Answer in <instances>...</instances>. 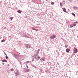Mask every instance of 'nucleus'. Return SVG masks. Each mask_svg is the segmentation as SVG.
I'll use <instances>...</instances> for the list:
<instances>
[{
  "label": "nucleus",
  "mask_w": 78,
  "mask_h": 78,
  "mask_svg": "<svg viewBox=\"0 0 78 78\" xmlns=\"http://www.w3.org/2000/svg\"><path fill=\"white\" fill-rule=\"evenodd\" d=\"M25 71L26 72H29V71H30V70H29V69H25Z\"/></svg>",
  "instance_id": "10"
},
{
  "label": "nucleus",
  "mask_w": 78,
  "mask_h": 78,
  "mask_svg": "<svg viewBox=\"0 0 78 78\" xmlns=\"http://www.w3.org/2000/svg\"><path fill=\"white\" fill-rule=\"evenodd\" d=\"M62 9L63 10V11H64V12H66V9H65V8H62Z\"/></svg>",
  "instance_id": "11"
},
{
  "label": "nucleus",
  "mask_w": 78,
  "mask_h": 78,
  "mask_svg": "<svg viewBox=\"0 0 78 78\" xmlns=\"http://www.w3.org/2000/svg\"><path fill=\"white\" fill-rule=\"evenodd\" d=\"M40 61H41V62H44L45 61V57H43L42 58H41L40 59Z\"/></svg>",
  "instance_id": "4"
},
{
  "label": "nucleus",
  "mask_w": 78,
  "mask_h": 78,
  "mask_svg": "<svg viewBox=\"0 0 78 78\" xmlns=\"http://www.w3.org/2000/svg\"><path fill=\"white\" fill-rule=\"evenodd\" d=\"M26 64H28V63H30V62L29 61H27L26 62Z\"/></svg>",
  "instance_id": "21"
},
{
  "label": "nucleus",
  "mask_w": 78,
  "mask_h": 78,
  "mask_svg": "<svg viewBox=\"0 0 78 78\" xmlns=\"http://www.w3.org/2000/svg\"><path fill=\"white\" fill-rule=\"evenodd\" d=\"M70 28H71V27L72 28L73 27V26H72V25H70Z\"/></svg>",
  "instance_id": "22"
},
{
  "label": "nucleus",
  "mask_w": 78,
  "mask_h": 78,
  "mask_svg": "<svg viewBox=\"0 0 78 78\" xmlns=\"http://www.w3.org/2000/svg\"><path fill=\"white\" fill-rule=\"evenodd\" d=\"M20 73L19 72L17 71L15 73V75H19Z\"/></svg>",
  "instance_id": "8"
},
{
  "label": "nucleus",
  "mask_w": 78,
  "mask_h": 78,
  "mask_svg": "<svg viewBox=\"0 0 78 78\" xmlns=\"http://www.w3.org/2000/svg\"><path fill=\"white\" fill-rule=\"evenodd\" d=\"M50 38L51 39H55V38H56V35H52L50 37Z\"/></svg>",
  "instance_id": "3"
},
{
  "label": "nucleus",
  "mask_w": 78,
  "mask_h": 78,
  "mask_svg": "<svg viewBox=\"0 0 78 78\" xmlns=\"http://www.w3.org/2000/svg\"><path fill=\"white\" fill-rule=\"evenodd\" d=\"M26 67H27V68L28 69V66L27 65V64H26Z\"/></svg>",
  "instance_id": "25"
},
{
  "label": "nucleus",
  "mask_w": 78,
  "mask_h": 78,
  "mask_svg": "<svg viewBox=\"0 0 78 78\" xmlns=\"http://www.w3.org/2000/svg\"><path fill=\"white\" fill-rule=\"evenodd\" d=\"M12 55L13 56V57H14V58H16V57H17H17H18V55H17L13 54H12Z\"/></svg>",
  "instance_id": "6"
},
{
  "label": "nucleus",
  "mask_w": 78,
  "mask_h": 78,
  "mask_svg": "<svg viewBox=\"0 0 78 78\" xmlns=\"http://www.w3.org/2000/svg\"><path fill=\"white\" fill-rule=\"evenodd\" d=\"M8 66H9V64H8V65H7Z\"/></svg>",
  "instance_id": "35"
},
{
  "label": "nucleus",
  "mask_w": 78,
  "mask_h": 78,
  "mask_svg": "<svg viewBox=\"0 0 78 78\" xmlns=\"http://www.w3.org/2000/svg\"><path fill=\"white\" fill-rule=\"evenodd\" d=\"M10 70H11V71H13V70H14L13 69H11Z\"/></svg>",
  "instance_id": "26"
},
{
  "label": "nucleus",
  "mask_w": 78,
  "mask_h": 78,
  "mask_svg": "<svg viewBox=\"0 0 78 78\" xmlns=\"http://www.w3.org/2000/svg\"><path fill=\"white\" fill-rule=\"evenodd\" d=\"M7 72L9 73H10V70H7Z\"/></svg>",
  "instance_id": "19"
},
{
  "label": "nucleus",
  "mask_w": 78,
  "mask_h": 78,
  "mask_svg": "<svg viewBox=\"0 0 78 78\" xmlns=\"http://www.w3.org/2000/svg\"><path fill=\"white\" fill-rule=\"evenodd\" d=\"M4 53L5 55H6V56H7V55H6V53H5V52H4Z\"/></svg>",
  "instance_id": "29"
},
{
  "label": "nucleus",
  "mask_w": 78,
  "mask_h": 78,
  "mask_svg": "<svg viewBox=\"0 0 78 78\" xmlns=\"http://www.w3.org/2000/svg\"><path fill=\"white\" fill-rule=\"evenodd\" d=\"M39 51H40V49H39L37 50V52L36 53V55H39Z\"/></svg>",
  "instance_id": "9"
},
{
  "label": "nucleus",
  "mask_w": 78,
  "mask_h": 78,
  "mask_svg": "<svg viewBox=\"0 0 78 78\" xmlns=\"http://www.w3.org/2000/svg\"><path fill=\"white\" fill-rule=\"evenodd\" d=\"M2 62H7V60H3Z\"/></svg>",
  "instance_id": "14"
},
{
  "label": "nucleus",
  "mask_w": 78,
  "mask_h": 78,
  "mask_svg": "<svg viewBox=\"0 0 78 78\" xmlns=\"http://www.w3.org/2000/svg\"><path fill=\"white\" fill-rule=\"evenodd\" d=\"M65 47L66 48L67 46H66Z\"/></svg>",
  "instance_id": "37"
},
{
  "label": "nucleus",
  "mask_w": 78,
  "mask_h": 78,
  "mask_svg": "<svg viewBox=\"0 0 78 78\" xmlns=\"http://www.w3.org/2000/svg\"><path fill=\"white\" fill-rule=\"evenodd\" d=\"M73 8L74 9H75V10H76V9H78V7H73Z\"/></svg>",
  "instance_id": "13"
},
{
  "label": "nucleus",
  "mask_w": 78,
  "mask_h": 78,
  "mask_svg": "<svg viewBox=\"0 0 78 78\" xmlns=\"http://www.w3.org/2000/svg\"><path fill=\"white\" fill-rule=\"evenodd\" d=\"M34 67H35V68H36V66H34Z\"/></svg>",
  "instance_id": "36"
},
{
  "label": "nucleus",
  "mask_w": 78,
  "mask_h": 78,
  "mask_svg": "<svg viewBox=\"0 0 78 78\" xmlns=\"http://www.w3.org/2000/svg\"><path fill=\"white\" fill-rule=\"evenodd\" d=\"M18 12H19V13H21L22 12V11H20V10H19L17 11Z\"/></svg>",
  "instance_id": "15"
},
{
  "label": "nucleus",
  "mask_w": 78,
  "mask_h": 78,
  "mask_svg": "<svg viewBox=\"0 0 78 78\" xmlns=\"http://www.w3.org/2000/svg\"><path fill=\"white\" fill-rule=\"evenodd\" d=\"M77 37L78 38V36H77Z\"/></svg>",
  "instance_id": "38"
},
{
  "label": "nucleus",
  "mask_w": 78,
  "mask_h": 78,
  "mask_svg": "<svg viewBox=\"0 0 78 78\" xmlns=\"http://www.w3.org/2000/svg\"><path fill=\"white\" fill-rule=\"evenodd\" d=\"M63 4H65V1H63Z\"/></svg>",
  "instance_id": "30"
},
{
  "label": "nucleus",
  "mask_w": 78,
  "mask_h": 78,
  "mask_svg": "<svg viewBox=\"0 0 78 78\" xmlns=\"http://www.w3.org/2000/svg\"><path fill=\"white\" fill-rule=\"evenodd\" d=\"M4 64H5V63H2V64H3V65H4Z\"/></svg>",
  "instance_id": "32"
},
{
  "label": "nucleus",
  "mask_w": 78,
  "mask_h": 78,
  "mask_svg": "<svg viewBox=\"0 0 78 78\" xmlns=\"http://www.w3.org/2000/svg\"><path fill=\"white\" fill-rule=\"evenodd\" d=\"M70 50V48H67L66 49V52L68 53V52H69V51Z\"/></svg>",
  "instance_id": "7"
},
{
  "label": "nucleus",
  "mask_w": 78,
  "mask_h": 78,
  "mask_svg": "<svg viewBox=\"0 0 78 78\" xmlns=\"http://www.w3.org/2000/svg\"><path fill=\"white\" fill-rule=\"evenodd\" d=\"M76 24H73V27H75V26H76Z\"/></svg>",
  "instance_id": "17"
},
{
  "label": "nucleus",
  "mask_w": 78,
  "mask_h": 78,
  "mask_svg": "<svg viewBox=\"0 0 78 78\" xmlns=\"http://www.w3.org/2000/svg\"><path fill=\"white\" fill-rule=\"evenodd\" d=\"M54 2H52L51 3V5H54Z\"/></svg>",
  "instance_id": "23"
},
{
  "label": "nucleus",
  "mask_w": 78,
  "mask_h": 78,
  "mask_svg": "<svg viewBox=\"0 0 78 78\" xmlns=\"http://www.w3.org/2000/svg\"><path fill=\"white\" fill-rule=\"evenodd\" d=\"M60 5H62V3L60 2Z\"/></svg>",
  "instance_id": "28"
},
{
  "label": "nucleus",
  "mask_w": 78,
  "mask_h": 78,
  "mask_svg": "<svg viewBox=\"0 0 78 78\" xmlns=\"http://www.w3.org/2000/svg\"><path fill=\"white\" fill-rule=\"evenodd\" d=\"M5 58L6 59H8V56H6Z\"/></svg>",
  "instance_id": "24"
},
{
  "label": "nucleus",
  "mask_w": 78,
  "mask_h": 78,
  "mask_svg": "<svg viewBox=\"0 0 78 78\" xmlns=\"http://www.w3.org/2000/svg\"><path fill=\"white\" fill-rule=\"evenodd\" d=\"M16 58H19V56L18 55V57L16 56Z\"/></svg>",
  "instance_id": "33"
},
{
  "label": "nucleus",
  "mask_w": 78,
  "mask_h": 78,
  "mask_svg": "<svg viewBox=\"0 0 78 78\" xmlns=\"http://www.w3.org/2000/svg\"><path fill=\"white\" fill-rule=\"evenodd\" d=\"M25 47L26 48L28 49V48H31V46H30V45L28 44H25Z\"/></svg>",
  "instance_id": "2"
},
{
  "label": "nucleus",
  "mask_w": 78,
  "mask_h": 78,
  "mask_svg": "<svg viewBox=\"0 0 78 78\" xmlns=\"http://www.w3.org/2000/svg\"><path fill=\"white\" fill-rule=\"evenodd\" d=\"M1 42H5V40H2L1 41Z\"/></svg>",
  "instance_id": "18"
},
{
  "label": "nucleus",
  "mask_w": 78,
  "mask_h": 78,
  "mask_svg": "<svg viewBox=\"0 0 78 78\" xmlns=\"http://www.w3.org/2000/svg\"><path fill=\"white\" fill-rule=\"evenodd\" d=\"M47 1L48 0H46Z\"/></svg>",
  "instance_id": "39"
},
{
  "label": "nucleus",
  "mask_w": 78,
  "mask_h": 78,
  "mask_svg": "<svg viewBox=\"0 0 78 78\" xmlns=\"http://www.w3.org/2000/svg\"><path fill=\"white\" fill-rule=\"evenodd\" d=\"M32 30H35V31H37L38 30L37 29H35V28H34V27H32Z\"/></svg>",
  "instance_id": "12"
},
{
  "label": "nucleus",
  "mask_w": 78,
  "mask_h": 78,
  "mask_svg": "<svg viewBox=\"0 0 78 78\" xmlns=\"http://www.w3.org/2000/svg\"><path fill=\"white\" fill-rule=\"evenodd\" d=\"M78 52V51H77V49L75 48L74 49V53H76Z\"/></svg>",
  "instance_id": "5"
},
{
  "label": "nucleus",
  "mask_w": 78,
  "mask_h": 78,
  "mask_svg": "<svg viewBox=\"0 0 78 78\" xmlns=\"http://www.w3.org/2000/svg\"><path fill=\"white\" fill-rule=\"evenodd\" d=\"M78 23V22H74V23Z\"/></svg>",
  "instance_id": "31"
},
{
  "label": "nucleus",
  "mask_w": 78,
  "mask_h": 78,
  "mask_svg": "<svg viewBox=\"0 0 78 78\" xmlns=\"http://www.w3.org/2000/svg\"><path fill=\"white\" fill-rule=\"evenodd\" d=\"M23 37H28L26 35H24Z\"/></svg>",
  "instance_id": "16"
},
{
  "label": "nucleus",
  "mask_w": 78,
  "mask_h": 78,
  "mask_svg": "<svg viewBox=\"0 0 78 78\" xmlns=\"http://www.w3.org/2000/svg\"><path fill=\"white\" fill-rule=\"evenodd\" d=\"M70 2H72V0H69Z\"/></svg>",
  "instance_id": "34"
},
{
  "label": "nucleus",
  "mask_w": 78,
  "mask_h": 78,
  "mask_svg": "<svg viewBox=\"0 0 78 78\" xmlns=\"http://www.w3.org/2000/svg\"><path fill=\"white\" fill-rule=\"evenodd\" d=\"M38 56V55H37V54L34 55V57L37 59V61L39 60V59L41 58V57L39 56Z\"/></svg>",
  "instance_id": "1"
},
{
  "label": "nucleus",
  "mask_w": 78,
  "mask_h": 78,
  "mask_svg": "<svg viewBox=\"0 0 78 78\" xmlns=\"http://www.w3.org/2000/svg\"><path fill=\"white\" fill-rule=\"evenodd\" d=\"M12 19H13L12 17H11L10 18V19H11V20H12Z\"/></svg>",
  "instance_id": "27"
},
{
  "label": "nucleus",
  "mask_w": 78,
  "mask_h": 78,
  "mask_svg": "<svg viewBox=\"0 0 78 78\" xmlns=\"http://www.w3.org/2000/svg\"><path fill=\"white\" fill-rule=\"evenodd\" d=\"M72 15H73V16H75V14H74V13H72Z\"/></svg>",
  "instance_id": "20"
}]
</instances>
